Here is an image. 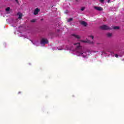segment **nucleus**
Listing matches in <instances>:
<instances>
[{"label":"nucleus","mask_w":124,"mask_h":124,"mask_svg":"<svg viewBox=\"0 0 124 124\" xmlns=\"http://www.w3.org/2000/svg\"><path fill=\"white\" fill-rule=\"evenodd\" d=\"M6 11H9L10 10V7H7L5 9Z\"/></svg>","instance_id":"ddd939ff"},{"label":"nucleus","mask_w":124,"mask_h":124,"mask_svg":"<svg viewBox=\"0 0 124 124\" xmlns=\"http://www.w3.org/2000/svg\"><path fill=\"white\" fill-rule=\"evenodd\" d=\"M80 24H81V25L82 26H84V27H87V26H88V23L84 21H80Z\"/></svg>","instance_id":"423d86ee"},{"label":"nucleus","mask_w":124,"mask_h":124,"mask_svg":"<svg viewBox=\"0 0 124 124\" xmlns=\"http://www.w3.org/2000/svg\"><path fill=\"white\" fill-rule=\"evenodd\" d=\"M94 9L97 10V11H103V8L101 7H98V6H95L94 7Z\"/></svg>","instance_id":"20e7f679"},{"label":"nucleus","mask_w":124,"mask_h":124,"mask_svg":"<svg viewBox=\"0 0 124 124\" xmlns=\"http://www.w3.org/2000/svg\"><path fill=\"white\" fill-rule=\"evenodd\" d=\"M90 37H91L92 39H93V36H90Z\"/></svg>","instance_id":"aec40b11"},{"label":"nucleus","mask_w":124,"mask_h":124,"mask_svg":"<svg viewBox=\"0 0 124 124\" xmlns=\"http://www.w3.org/2000/svg\"><path fill=\"white\" fill-rule=\"evenodd\" d=\"M74 45H78L76 46V49L77 50V55H78V56H79V57H81V56H83V58H86L87 56H89V55H90L89 51H86L84 52V54H86V55H83V54H84V51H83V47L81 46V44L80 43H75L74 44Z\"/></svg>","instance_id":"f257e3e1"},{"label":"nucleus","mask_w":124,"mask_h":124,"mask_svg":"<svg viewBox=\"0 0 124 124\" xmlns=\"http://www.w3.org/2000/svg\"><path fill=\"white\" fill-rule=\"evenodd\" d=\"M15 1H16V2L17 3H19V0H15Z\"/></svg>","instance_id":"a211bd4d"},{"label":"nucleus","mask_w":124,"mask_h":124,"mask_svg":"<svg viewBox=\"0 0 124 124\" xmlns=\"http://www.w3.org/2000/svg\"><path fill=\"white\" fill-rule=\"evenodd\" d=\"M72 36H74V37H75L76 38H77L78 39H80V38H81V37L79 35H77L75 34H72Z\"/></svg>","instance_id":"0eeeda50"},{"label":"nucleus","mask_w":124,"mask_h":124,"mask_svg":"<svg viewBox=\"0 0 124 124\" xmlns=\"http://www.w3.org/2000/svg\"><path fill=\"white\" fill-rule=\"evenodd\" d=\"M120 29V27L119 26H114L113 27V29L114 30H119Z\"/></svg>","instance_id":"9d476101"},{"label":"nucleus","mask_w":124,"mask_h":124,"mask_svg":"<svg viewBox=\"0 0 124 124\" xmlns=\"http://www.w3.org/2000/svg\"><path fill=\"white\" fill-rule=\"evenodd\" d=\"M17 15L19 16L18 19H22V17H23V14L21 13H17Z\"/></svg>","instance_id":"6e6552de"},{"label":"nucleus","mask_w":124,"mask_h":124,"mask_svg":"<svg viewBox=\"0 0 124 124\" xmlns=\"http://www.w3.org/2000/svg\"><path fill=\"white\" fill-rule=\"evenodd\" d=\"M41 21H43V18L41 19Z\"/></svg>","instance_id":"412c9836"},{"label":"nucleus","mask_w":124,"mask_h":124,"mask_svg":"<svg viewBox=\"0 0 124 124\" xmlns=\"http://www.w3.org/2000/svg\"><path fill=\"white\" fill-rule=\"evenodd\" d=\"M31 23H34L35 22V19H32L31 21Z\"/></svg>","instance_id":"dca6fc26"},{"label":"nucleus","mask_w":124,"mask_h":124,"mask_svg":"<svg viewBox=\"0 0 124 124\" xmlns=\"http://www.w3.org/2000/svg\"><path fill=\"white\" fill-rule=\"evenodd\" d=\"M48 40L47 39H42L41 40V44H43L44 45H45V44H48Z\"/></svg>","instance_id":"7ed1b4c3"},{"label":"nucleus","mask_w":124,"mask_h":124,"mask_svg":"<svg viewBox=\"0 0 124 124\" xmlns=\"http://www.w3.org/2000/svg\"><path fill=\"white\" fill-rule=\"evenodd\" d=\"M80 42H83V43H87V41H84V40H80Z\"/></svg>","instance_id":"4468645a"},{"label":"nucleus","mask_w":124,"mask_h":124,"mask_svg":"<svg viewBox=\"0 0 124 124\" xmlns=\"http://www.w3.org/2000/svg\"><path fill=\"white\" fill-rule=\"evenodd\" d=\"M115 57L116 58H118V57H119V55H118V54H115Z\"/></svg>","instance_id":"6ab92c4d"},{"label":"nucleus","mask_w":124,"mask_h":124,"mask_svg":"<svg viewBox=\"0 0 124 124\" xmlns=\"http://www.w3.org/2000/svg\"><path fill=\"white\" fill-rule=\"evenodd\" d=\"M73 18H70L67 19V22H71V21H73Z\"/></svg>","instance_id":"f8f14e48"},{"label":"nucleus","mask_w":124,"mask_h":124,"mask_svg":"<svg viewBox=\"0 0 124 124\" xmlns=\"http://www.w3.org/2000/svg\"><path fill=\"white\" fill-rule=\"evenodd\" d=\"M86 43H89V44H93V42H92L89 40H87Z\"/></svg>","instance_id":"9b49d317"},{"label":"nucleus","mask_w":124,"mask_h":124,"mask_svg":"<svg viewBox=\"0 0 124 124\" xmlns=\"http://www.w3.org/2000/svg\"><path fill=\"white\" fill-rule=\"evenodd\" d=\"M39 11H40V9H38V8H36L33 12V14L34 15H37V14H38V12H39Z\"/></svg>","instance_id":"39448f33"},{"label":"nucleus","mask_w":124,"mask_h":124,"mask_svg":"<svg viewBox=\"0 0 124 124\" xmlns=\"http://www.w3.org/2000/svg\"><path fill=\"white\" fill-rule=\"evenodd\" d=\"M76 1H78L77 0H76Z\"/></svg>","instance_id":"5701e85b"},{"label":"nucleus","mask_w":124,"mask_h":124,"mask_svg":"<svg viewBox=\"0 0 124 124\" xmlns=\"http://www.w3.org/2000/svg\"><path fill=\"white\" fill-rule=\"evenodd\" d=\"M100 29L101 30H103L104 31H106L107 30H111L110 28H109V26L106 25H103L100 27Z\"/></svg>","instance_id":"f03ea898"},{"label":"nucleus","mask_w":124,"mask_h":124,"mask_svg":"<svg viewBox=\"0 0 124 124\" xmlns=\"http://www.w3.org/2000/svg\"><path fill=\"white\" fill-rule=\"evenodd\" d=\"M107 35L108 37H111V36H112V33H108L107 34Z\"/></svg>","instance_id":"1a4fd4ad"},{"label":"nucleus","mask_w":124,"mask_h":124,"mask_svg":"<svg viewBox=\"0 0 124 124\" xmlns=\"http://www.w3.org/2000/svg\"><path fill=\"white\" fill-rule=\"evenodd\" d=\"M110 1V0H108V2H109Z\"/></svg>","instance_id":"4be33fe9"},{"label":"nucleus","mask_w":124,"mask_h":124,"mask_svg":"<svg viewBox=\"0 0 124 124\" xmlns=\"http://www.w3.org/2000/svg\"><path fill=\"white\" fill-rule=\"evenodd\" d=\"M99 1H100L101 3H102L104 2V0H99Z\"/></svg>","instance_id":"f3484780"},{"label":"nucleus","mask_w":124,"mask_h":124,"mask_svg":"<svg viewBox=\"0 0 124 124\" xmlns=\"http://www.w3.org/2000/svg\"><path fill=\"white\" fill-rule=\"evenodd\" d=\"M85 7H82L81 8V11H84V10H85Z\"/></svg>","instance_id":"2eb2a0df"}]
</instances>
